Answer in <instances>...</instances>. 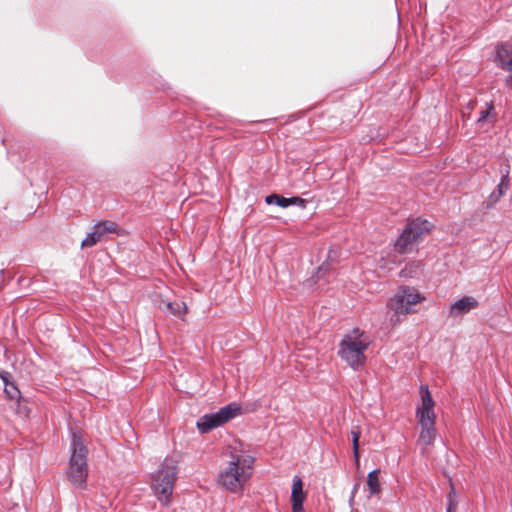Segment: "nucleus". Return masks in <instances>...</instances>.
I'll return each mask as SVG.
<instances>
[{
    "label": "nucleus",
    "mask_w": 512,
    "mask_h": 512,
    "mask_svg": "<svg viewBox=\"0 0 512 512\" xmlns=\"http://www.w3.org/2000/svg\"><path fill=\"white\" fill-rule=\"evenodd\" d=\"M230 460L218 476V483L232 493H238L252 475L254 457L237 446L229 448Z\"/></svg>",
    "instance_id": "f257e3e1"
},
{
    "label": "nucleus",
    "mask_w": 512,
    "mask_h": 512,
    "mask_svg": "<svg viewBox=\"0 0 512 512\" xmlns=\"http://www.w3.org/2000/svg\"><path fill=\"white\" fill-rule=\"evenodd\" d=\"M370 345L369 338L359 328H354L343 335L338 349V356L353 370H360L366 363L365 351Z\"/></svg>",
    "instance_id": "f03ea898"
},
{
    "label": "nucleus",
    "mask_w": 512,
    "mask_h": 512,
    "mask_svg": "<svg viewBox=\"0 0 512 512\" xmlns=\"http://www.w3.org/2000/svg\"><path fill=\"white\" fill-rule=\"evenodd\" d=\"M87 455L88 449L82 436L77 432H73L71 439V456L66 473L71 484L81 489L86 487L88 476Z\"/></svg>",
    "instance_id": "7ed1b4c3"
},
{
    "label": "nucleus",
    "mask_w": 512,
    "mask_h": 512,
    "mask_svg": "<svg viewBox=\"0 0 512 512\" xmlns=\"http://www.w3.org/2000/svg\"><path fill=\"white\" fill-rule=\"evenodd\" d=\"M177 464L176 459L166 457L152 478L151 487L157 499L165 506L171 503L174 484L177 480Z\"/></svg>",
    "instance_id": "20e7f679"
},
{
    "label": "nucleus",
    "mask_w": 512,
    "mask_h": 512,
    "mask_svg": "<svg viewBox=\"0 0 512 512\" xmlns=\"http://www.w3.org/2000/svg\"><path fill=\"white\" fill-rule=\"evenodd\" d=\"M421 404L416 410V417L421 426L419 441L424 445H429L436 436L434 400L426 385L420 387Z\"/></svg>",
    "instance_id": "39448f33"
},
{
    "label": "nucleus",
    "mask_w": 512,
    "mask_h": 512,
    "mask_svg": "<svg viewBox=\"0 0 512 512\" xmlns=\"http://www.w3.org/2000/svg\"><path fill=\"white\" fill-rule=\"evenodd\" d=\"M431 229V223L427 220L415 219L410 221L399 238L395 242V249L399 253H408L423 239Z\"/></svg>",
    "instance_id": "423d86ee"
},
{
    "label": "nucleus",
    "mask_w": 512,
    "mask_h": 512,
    "mask_svg": "<svg viewBox=\"0 0 512 512\" xmlns=\"http://www.w3.org/2000/svg\"><path fill=\"white\" fill-rule=\"evenodd\" d=\"M424 297L412 287H401L397 293L388 302V308L391 309L397 318L394 320L391 317V321L395 323L399 322V315H406L413 312V306L422 302Z\"/></svg>",
    "instance_id": "0eeeda50"
},
{
    "label": "nucleus",
    "mask_w": 512,
    "mask_h": 512,
    "mask_svg": "<svg viewBox=\"0 0 512 512\" xmlns=\"http://www.w3.org/2000/svg\"><path fill=\"white\" fill-rule=\"evenodd\" d=\"M241 413V407L231 403L214 413L205 414L197 421V428L201 433H207Z\"/></svg>",
    "instance_id": "6e6552de"
},
{
    "label": "nucleus",
    "mask_w": 512,
    "mask_h": 512,
    "mask_svg": "<svg viewBox=\"0 0 512 512\" xmlns=\"http://www.w3.org/2000/svg\"><path fill=\"white\" fill-rule=\"evenodd\" d=\"M120 231L121 229L117 223L110 220L100 221L93 226L92 231L82 240L81 247H92L105 239L107 234L115 233L120 235Z\"/></svg>",
    "instance_id": "1a4fd4ad"
},
{
    "label": "nucleus",
    "mask_w": 512,
    "mask_h": 512,
    "mask_svg": "<svg viewBox=\"0 0 512 512\" xmlns=\"http://www.w3.org/2000/svg\"><path fill=\"white\" fill-rule=\"evenodd\" d=\"M478 306V301L471 296H465L450 306V315H464Z\"/></svg>",
    "instance_id": "9d476101"
},
{
    "label": "nucleus",
    "mask_w": 512,
    "mask_h": 512,
    "mask_svg": "<svg viewBox=\"0 0 512 512\" xmlns=\"http://www.w3.org/2000/svg\"><path fill=\"white\" fill-rule=\"evenodd\" d=\"M496 61L505 70L512 69V44L504 43L496 49Z\"/></svg>",
    "instance_id": "9b49d317"
},
{
    "label": "nucleus",
    "mask_w": 512,
    "mask_h": 512,
    "mask_svg": "<svg viewBox=\"0 0 512 512\" xmlns=\"http://www.w3.org/2000/svg\"><path fill=\"white\" fill-rule=\"evenodd\" d=\"M508 171L501 178L500 183L497 185L496 189L489 195L486 200L487 208H492L494 205L501 199V197L506 193L509 188V177Z\"/></svg>",
    "instance_id": "f8f14e48"
},
{
    "label": "nucleus",
    "mask_w": 512,
    "mask_h": 512,
    "mask_svg": "<svg viewBox=\"0 0 512 512\" xmlns=\"http://www.w3.org/2000/svg\"><path fill=\"white\" fill-rule=\"evenodd\" d=\"M265 201L269 205L275 204L282 208H286L290 205H298L301 207L305 206V200L300 197L285 198V197L277 195V194L268 195L266 197Z\"/></svg>",
    "instance_id": "ddd939ff"
},
{
    "label": "nucleus",
    "mask_w": 512,
    "mask_h": 512,
    "mask_svg": "<svg viewBox=\"0 0 512 512\" xmlns=\"http://www.w3.org/2000/svg\"><path fill=\"white\" fill-rule=\"evenodd\" d=\"M159 308L177 317H182L187 312V306L183 301L161 300Z\"/></svg>",
    "instance_id": "4468645a"
},
{
    "label": "nucleus",
    "mask_w": 512,
    "mask_h": 512,
    "mask_svg": "<svg viewBox=\"0 0 512 512\" xmlns=\"http://www.w3.org/2000/svg\"><path fill=\"white\" fill-rule=\"evenodd\" d=\"M496 120V114L494 113V106L491 103H487L486 107L480 111L478 117V124L484 126L485 124L492 125Z\"/></svg>",
    "instance_id": "2eb2a0df"
},
{
    "label": "nucleus",
    "mask_w": 512,
    "mask_h": 512,
    "mask_svg": "<svg viewBox=\"0 0 512 512\" xmlns=\"http://www.w3.org/2000/svg\"><path fill=\"white\" fill-rule=\"evenodd\" d=\"M306 498V494L303 491V482L299 477L293 479L291 502L292 503H303Z\"/></svg>",
    "instance_id": "dca6fc26"
},
{
    "label": "nucleus",
    "mask_w": 512,
    "mask_h": 512,
    "mask_svg": "<svg viewBox=\"0 0 512 512\" xmlns=\"http://www.w3.org/2000/svg\"><path fill=\"white\" fill-rule=\"evenodd\" d=\"M379 473H380V470H378V469H375L368 473L367 486H368L370 495L379 494L381 492Z\"/></svg>",
    "instance_id": "f3484780"
},
{
    "label": "nucleus",
    "mask_w": 512,
    "mask_h": 512,
    "mask_svg": "<svg viewBox=\"0 0 512 512\" xmlns=\"http://www.w3.org/2000/svg\"><path fill=\"white\" fill-rule=\"evenodd\" d=\"M352 445H353V456L355 459L356 465H359L360 462V456H359V438H360V432L352 430Z\"/></svg>",
    "instance_id": "a211bd4d"
},
{
    "label": "nucleus",
    "mask_w": 512,
    "mask_h": 512,
    "mask_svg": "<svg viewBox=\"0 0 512 512\" xmlns=\"http://www.w3.org/2000/svg\"><path fill=\"white\" fill-rule=\"evenodd\" d=\"M359 487H360V482L358 481V482H356V483L354 484L353 489H352V491H351V495H350V498H349V504H350V506H352V505H353V503H354V499H355V496H356V493H357V491H358Z\"/></svg>",
    "instance_id": "6ab92c4d"
},
{
    "label": "nucleus",
    "mask_w": 512,
    "mask_h": 512,
    "mask_svg": "<svg viewBox=\"0 0 512 512\" xmlns=\"http://www.w3.org/2000/svg\"><path fill=\"white\" fill-rule=\"evenodd\" d=\"M5 391L7 392V394L9 395V397L11 399L16 398L18 396V394H19L18 389L15 386H13V385H11L10 389L6 388Z\"/></svg>",
    "instance_id": "aec40b11"
},
{
    "label": "nucleus",
    "mask_w": 512,
    "mask_h": 512,
    "mask_svg": "<svg viewBox=\"0 0 512 512\" xmlns=\"http://www.w3.org/2000/svg\"><path fill=\"white\" fill-rule=\"evenodd\" d=\"M414 265H411V266H406L402 271H401V275L404 276V277H411L412 276V273H413V268Z\"/></svg>",
    "instance_id": "412c9836"
},
{
    "label": "nucleus",
    "mask_w": 512,
    "mask_h": 512,
    "mask_svg": "<svg viewBox=\"0 0 512 512\" xmlns=\"http://www.w3.org/2000/svg\"><path fill=\"white\" fill-rule=\"evenodd\" d=\"M292 512H303V503H292Z\"/></svg>",
    "instance_id": "4be33fe9"
},
{
    "label": "nucleus",
    "mask_w": 512,
    "mask_h": 512,
    "mask_svg": "<svg viewBox=\"0 0 512 512\" xmlns=\"http://www.w3.org/2000/svg\"><path fill=\"white\" fill-rule=\"evenodd\" d=\"M505 83L510 89H512V74L506 78Z\"/></svg>",
    "instance_id": "5701e85b"
}]
</instances>
